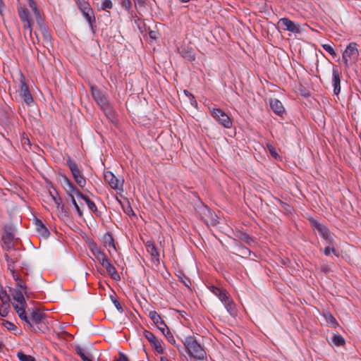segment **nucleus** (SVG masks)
Returning <instances> with one entry per match:
<instances>
[{"label":"nucleus","mask_w":361,"mask_h":361,"mask_svg":"<svg viewBox=\"0 0 361 361\" xmlns=\"http://www.w3.org/2000/svg\"><path fill=\"white\" fill-rule=\"evenodd\" d=\"M19 318L25 322L32 331L35 333H44L48 330L47 315L39 309L18 310Z\"/></svg>","instance_id":"1"},{"label":"nucleus","mask_w":361,"mask_h":361,"mask_svg":"<svg viewBox=\"0 0 361 361\" xmlns=\"http://www.w3.org/2000/svg\"><path fill=\"white\" fill-rule=\"evenodd\" d=\"M183 344L188 355L196 360H202L206 357L204 348L192 336H188L183 341Z\"/></svg>","instance_id":"2"},{"label":"nucleus","mask_w":361,"mask_h":361,"mask_svg":"<svg viewBox=\"0 0 361 361\" xmlns=\"http://www.w3.org/2000/svg\"><path fill=\"white\" fill-rule=\"evenodd\" d=\"M359 51L357 44L355 42H350L345 48L342 55V60L346 68H349L350 64L357 61Z\"/></svg>","instance_id":"3"},{"label":"nucleus","mask_w":361,"mask_h":361,"mask_svg":"<svg viewBox=\"0 0 361 361\" xmlns=\"http://www.w3.org/2000/svg\"><path fill=\"white\" fill-rule=\"evenodd\" d=\"M66 164L69 168L76 184L79 187L83 188L86 185L87 182L78 165L71 157H68L66 159Z\"/></svg>","instance_id":"4"},{"label":"nucleus","mask_w":361,"mask_h":361,"mask_svg":"<svg viewBox=\"0 0 361 361\" xmlns=\"http://www.w3.org/2000/svg\"><path fill=\"white\" fill-rule=\"evenodd\" d=\"M18 16L23 23L24 30H27L29 35L32 37V25L34 20L30 10L25 7L19 5L17 8Z\"/></svg>","instance_id":"5"},{"label":"nucleus","mask_w":361,"mask_h":361,"mask_svg":"<svg viewBox=\"0 0 361 361\" xmlns=\"http://www.w3.org/2000/svg\"><path fill=\"white\" fill-rule=\"evenodd\" d=\"M77 6L80 9V12L82 13V16H84V18L87 21L90 28L92 30H94L95 27L96 20L94 11L91 8L90 4L85 1H78Z\"/></svg>","instance_id":"6"},{"label":"nucleus","mask_w":361,"mask_h":361,"mask_svg":"<svg viewBox=\"0 0 361 361\" xmlns=\"http://www.w3.org/2000/svg\"><path fill=\"white\" fill-rule=\"evenodd\" d=\"M212 117L222 126L231 128L233 126L232 119L219 108H209Z\"/></svg>","instance_id":"7"},{"label":"nucleus","mask_w":361,"mask_h":361,"mask_svg":"<svg viewBox=\"0 0 361 361\" xmlns=\"http://www.w3.org/2000/svg\"><path fill=\"white\" fill-rule=\"evenodd\" d=\"M311 226L317 230L320 235V236L324 238L326 243L329 245H333L334 243V238L332 234L330 233L329 230L327 227L322 224H320L316 219L311 218L310 219Z\"/></svg>","instance_id":"8"},{"label":"nucleus","mask_w":361,"mask_h":361,"mask_svg":"<svg viewBox=\"0 0 361 361\" xmlns=\"http://www.w3.org/2000/svg\"><path fill=\"white\" fill-rule=\"evenodd\" d=\"M60 181L67 194V195H76V197L84 200L87 195L82 194L71 182V180L65 175H60Z\"/></svg>","instance_id":"9"},{"label":"nucleus","mask_w":361,"mask_h":361,"mask_svg":"<svg viewBox=\"0 0 361 361\" xmlns=\"http://www.w3.org/2000/svg\"><path fill=\"white\" fill-rule=\"evenodd\" d=\"M91 90L92 97L98 105L106 114H111L112 113V108L102 92L94 87H91Z\"/></svg>","instance_id":"10"},{"label":"nucleus","mask_w":361,"mask_h":361,"mask_svg":"<svg viewBox=\"0 0 361 361\" xmlns=\"http://www.w3.org/2000/svg\"><path fill=\"white\" fill-rule=\"evenodd\" d=\"M199 214L202 220L207 224L216 226L219 223L217 215L207 206H202L199 208Z\"/></svg>","instance_id":"11"},{"label":"nucleus","mask_w":361,"mask_h":361,"mask_svg":"<svg viewBox=\"0 0 361 361\" xmlns=\"http://www.w3.org/2000/svg\"><path fill=\"white\" fill-rule=\"evenodd\" d=\"M11 294L13 299L17 302V304H13V307L18 315V310L20 309L22 310H25L27 307V303L25 298V296L26 295L24 293V290L18 288L12 289Z\"/></svg>","instance_id":"12"},{"label":"nucleus","mask_w":361,"mask_h":361,"mask_svg":"<svg viewBox=\"0 0 361 361\" xmlns=\"http://www.w3.org/2000/svg\"><path fill=\"white\" fill-rule=\"evenodd\" d=\"M14 236L13 229L11 226H5L1 235L4 249L9 250L14 247Z\"/></svg>","instance_id":"13"},{"label":"nucleus","mask_w":361,"mask_h":361,"mask_svg":"<svg viewBox=\"0 0 361 361\" xmlns=\"http://www.w3.org/2000/svg\"><path fill=\"white\" fill-rule=\"evenodd\" d=\"M104 180L114 190H123V180H118L111 171L104 173Z\"/></svg>","instance_id":"14"},{"label":"nucleus","mask_w":361,"mask_h":361,"mask_svg":"<svg viewBox=\"0 0 361 361\" xmlns=\"http://www.w3.org/2000/svg\"><path fill=\"white\" fill-rule=\"evenodd\" d=\"M143 336L150 343V344L153 346V348L156 350V351L158 353L161 354L164 353V350L161 345V341H159L153 333H152L149 331L145 330L143 331Z\"/></svg>","instance_id":"15"},{"label":"nucleus","mask_w":361,"mask_h":361,"mask_svg":"<svg viewBox=\"0 0 361 361\" xmlns=\"http://www.w3.org/2000/svg\"><path fill=\"white\" fill-rule=\"evenodd\" d=\"M20 94L22 97L23 101L28 105L33 102L32 97L29 91V88L25 83V78L23 75H20Z\"/></svg>","instance_id":"16"},{"label":"nucleus","mask_w":361,"mask_h":361,"mask_svg":"<svg viewBox=\"0 0 361 361\" xmlns=\"http://www.w3.org/2000/svg\"><path fill=\"white\" fill-rule=\"evenodd\" d=\"M279 26L283 30H288L293 33H299L300 32L299 26L288 18H282L278 22Z\"/></svg>","instance_id":"17"},{"label":"nucleus","mask_w":361,"mask_h":361,"mask_svg":"<svg viewBox=\"0 0 361 361\" xmlns=\"http://www.w3.org/2000/svg\"><path fill=\"white\" fill-rule=\"evenodd\" d=\"M332 86L334 94L338 96L341 92V73L336 66L332 68Z\"/></svg>","instance_id":"18"},{"label":"nucleus","mask_w":361,"mask_h":361,"mask_svg":"<svg viewBox=\"0 0 361 361\" xmlns=\"http://www.w3.org/2000/svg\"><path fill=\"white\" fill-rule=\"evenodd\" d=\"M149 317L152 322L157 325L159 331L165 334L166 329L168 328L164 321L161 319V316L156 311H150L149 312Z\"/></svg>","instance_id":"19"},{"label":"nucleus","mask_w":361,"mask_h":361,"mask_svg":"<svg viewBox=\"0 0 361 361\" xmlns=\"http://www.w3.org/2000/svg\"><path fill=\"white\" fill-rule=\"evenodd\" d=\"M221 302L224 304L225 308L226 309L227 312L230 314L231 316H237L238 310L230 294Z\"/></svg>","instance_id":"20"},{"label":"nucleus","mask_w":361,"mask_h":361,"mask_svg":"<svg viewBox=\"0 0 361 361\" xmlns=\"http://www.w3.org/2000/svg\"><path fill=\"white\" fill-rule=\"evenodd\" d=\"M145 247L147 252L150 255L152 259L154 262H155L157 264H159V253L157 251V249L152 241H147L145 243Z\"/></svg>","instance_id":"21"},{"label":"nucleus","mask_w":361,"mask_h":361,"mask_svg":"<svg viewBox=\"0 0 361 361\" xmlns=\"http://www.w3.org/2000/svg\"><path fill=\"white\" fill-rule=\"evenodd\" d=\"M271 110L278 116H282L285 112V109L282 103L277 99H271L269 102Z\"/></svg>","instance_id":"22"},{"label":"nucleus","mask_w":361,"mask_h":361,"mask_svg":"<svg viewBox=\"0 0 361 361\" xmlns=\"http://www.w3.org/2000/svg\"><path fill=\"white\" fill-rule=\"evenodd\" d=\"M209 289L213 294L218 297L221 302L226 299V298L229 295V293L225 289L216 287L213 285L210 286Z\"/></svg>","instance_id":"23"},{"label":"nucleus","mask_w":361,"mask_h":361,"mask_svg":"<svg viewBox=\"0 0 361 361\" xmlns=\"http://www.w3.org/2000/svg\"><path fill=\"white\" fill-rule=\"evenodd\" d=\"M235 236L241 242L245 243L247 245H251L254 242V238L250 236L247 233L243 231H237L235 233Z\"/></svg>","instance_id":"24"},{"label":"nucleus","mask_w":361,"mask_h":361,"mask_svg":"<svg viewBox=\"0 0 361 361\" xmlns=\"http://www.w3.org/2000/svg\"><path fill=\"white\" fill-rule=\"evenodd\" d=\"M35 226L37 232L41 235H42L44 238L49 237L50 233L41 220L38 219H35Z\"/></svg>","instance_id":"25"},{"label":"nucleus","mask_w":361,"mask_h":361,"mask_svg":"<svg viewBox=\"0 0 361 361\" xmlns=\"http://www.w3.org/2000/svg\"><path fill=\"white\" fill-rule=\"evenodd\" d=\"M49 195L52 200L54 202L57 209L60 208L63 212L64 210V206L62 204L61 198L58 195L57 191H55V194H53L51 192H49Z\"/></svg>","instance_id":"26"},{"label":"nucleus","mask_w":361,"mask_h":361,"mask_svg":"<svg viewBox=\"0 0 361 361\" xmlns=\"http://www.w3.org/2000/svg\"><path fill=\"white\" fill-rule=\"evenodd\" d=\"M27 1L29 3V6L30 7L32 12L34 13V15H35L37 22L39 23L41 21L40 13H39V11L35 1L34 0H27Z\"/></svg>","instance_id":"27"},{"label":"nucleus","mask_w":361,"mask_h":361,"mask_svg":"<svg viewBox=\"0 0 361 361\" xmlns=\"http://www.w3.org/2000/svg\"><path fill=\"white\" fill-rule=\"evenodd\" d=\"M104 241L105 246H108L109 247H112L113 249L116 250L114 238L109 232H107L106 233H105V235L104 236Z\"/></svg>","instance_id":"28"},{"label":"nucleus","mask_w":361,"mask_h":361,"mask_svg":"<svg viewBox=\"0 0 361 361\" xmlns=\"http://www.w3.org/2000/svg\"><path fill=\"white\" fill-rule=\"evenodd\" d=\"M11 309L10 302H1L0 303V316L6 317L8 316Z\"/></svg>","instance_id":"29"},{"label":"nucleus","mask_w":361,"mask_h":361,"mask_svg":"<svg viewBox=\"0 0 361 361\" xmlns=\"http://www.w3.org/2000/svg\"><path fill=\"white\" fill-rule=\"evenodd\" d=\"M75 351L82 361H93L92 359L89 357L88 355H86L85 350L82 349L81 347L76 346Z\"/></svg>","instance_id":"30"},{"label":"nucleus","mask_w":361,"mask_h":361,"mask_svg":"<svg viewBox=\"0 0 361 361\" xmlns=\"http://www.w3.org/2000/svg\"><path fill=\"white\" fill-rule=\"evenodd\" d=\"M84 201L86 202L88 208L96 215H98L99 211L94 202L92 201L87 196L84 198Z\"/></svg>","instance_id":"31"},{"label":"nucleus","mask_w":361,"mask_h":361,"mask_svg":"<svg viewBox=\"0 0 361 361\" xmlns=\"http://www.w3.org/2000/svg\"><path fill=\"white\" fill-rule=\"evenodd\" d=\"M17 357L20 361H36L35 358L30 355H26L22 351L17 353Z\"/></svg>","instance_id":"32"},{"label":"nucleus","mask_w":361,"mask_h":361,"mask_svg":"<svg viewBox=\"0 0 361 361\" xmlns=\"http://www.w3.org/2000/svg\"><path fill=\"white\" fill-rule=\"evenodd\" d=\"M16 288H18V289L24 290V293L25 294L26 298H29L27 286L25 282L22 279H20L19 281H18L16 282Z\"/></svg>","instance_id":"33"},{"label":"nucleus","mask_w":361,"mask_h":361,"mask_svg":"<svg viewBox=\"0 0 361 361\" xmlns=\"http://www.w3.org/2000/svg\"><path fill=\"white\" fill-rule=\"evenodd\" d=\"M332 342L336 346L343 345L345 343L344 338L340 334H334L331 338Z\"/></svg>","instance_id":"34"},{"label":"nucleus","mask_w":361,"mask_h":361,"mask_svg":"<svg viewBox=\"0 0 361 361\" xmlns=\"http://www.w3.org/2000/svg\"><path fill=\"white\" fill-rule=\"evenodd\" d=\"M5 259L7 262V269L11 272L15 271L14 263L16 262L15 259H13L8 254H5Z\"/></svg>","instance_id":"35"},{"label":"nucleus","mask_w":361,"mask_h":361,"mask_svg":"<svg viewBox=\"0 0 361 361\" xmlns=\"http://www.w3.org/2000/svg\"><path fill=\"white\" fill-rule=\"evenodd\" d=\"M70 199H71V201L72 202V204H73L75 210L77 211V213L78 214V216L80 217H82V215H83V213H82V209H80V206L78 205V204L77 203L76 200H75V196L73 195H68Z\"/></svg>","instance_id":"36"},{"label":"nucleus","mask_w":361,"mask_h":361,"mask_svg":"<svg viewBox=\"0 0 361 361\" xmlns=\"http://www.w3.org/2000/svg\"><path fill=\"white\" fill-rule=\"evenodd\" d=\"M276 201H277L279 205L280 206V207L282 209L285 210L288 213H291L292 212L293 207L290 205H289L288 204L281 201L279 199H276Z\"/></svg>","instance_id":"37"},{"label":"nucleus","mask_w":361,"mask_h":361,"mask_svg":"<svg viewBox=\"0 0 361 361\" xmlns=\"http://www.w3.org/2000/svg\"><path fill=\"white\" fill-rule=\"evenodd\" d=\"M106 271L108 272V274L111 276V277L113 279H114L116 281L120 280V276L118 274L114 266L111 267V268L108 269L106 270Z\"/></svg>","instance_id":"38"},{"label":"nucleus","mask_w":361,"mask_h":361,"mask_svg":"<svg viewBox=\"0 0 361 361\" xmlns=\"http://www.w3.org/2000/svg\"><path fill=\"white\" fill-rule=\"evenodd\" d=\"M2 325L6 329H7L8 331H11L17 329V327L16 326V325L13 323L11 322H9L8 320H4V319L3 322H2Z\"/></svg>","instance_id":"39"},{"label":"nucleus","mask_w":361,"mask_h":361,"mask_svg":"<svg viewBox=\"0 0 361 361\" xmlns=\"http://www.w3.org/2000/svg\"><path fill=\"white\" fill-rule=\"evenodd\" d=\"M0 299L1 302H10V296L3 288L0 290Z\"/></svg>","instance_id":"40"},{"label":"nucleus","mask_w":361,"mask_h":361,"mask_svg":"<svg viewBox=\"0 0 361 361\" xmlns=\"http://www.w3.org/2000/svg\"><path fill=\"white\" fill-rule=\"evenodd\" d=\"M267 149L274 158L277 159L278 157H279L275 148L271 143H267Z\"/></svg>","instance_id":"41"},{"label":"nucleus","mask_w":361,"mask_h":361,"mask_svg":"<svg viewBox=\"0 0 361 361\" xmlns=\"http://www.w3.org/2000/svg\"><path fill=\"white\" fill-rule=\"evenodd\" d=\"M322 48L327 51L331 56L334 57L336 56V52L334 49V48L331 47V44H322Z\"/></svg>","instance_id":"42"},{"label":"nucleus","mask_w":361,"mask_h":361,"mask_svg":"<svg viewBox=\"0 0 361 361\" xmlns=\"http://www.w3.org/2000/svg\"><path fill=\"white\" fill-rule=\"evenodd\" d=\"M113 7V4L111 0H103L101 5V9L106 11V9H111Z\"/></svg>","instance_id":"43"},{"label":"nucleus","mask_w":361,"mask_h":361,"mask_svg":"<svg viewBox=\"0 0 361 361\" xmlns=\"http://www.w3.org/2000/svg\"><path fill=\"white\" fill-rule=\"evenodd\" d=\"M164 335L167 338V340L169 341V343H171V344H173V345L176 344L175 338H174L173 336L172 335V334L170 332L169 328L166 329L165 334H164Z\"/></svg>","instance_id":"44"},{"label":"nucleus","mask_w":361,"mask_h":361,"mask_svg":"<svg viewBox=\"0 0 361 361\" xmlns=\"http://www.w3.org/2000/svg\"><path fill=\"white\" fill-rule=\"evenodd\" d=\"M323 253L326 256H329L331 255V253H333L336 256H338L336 250L334 247H331L330 246H327V247H324V249L323 250Z\"/></svg>","instance_id":"45"},{"label":"nucleus","mask_w":361,"mask_h":361,"mask_svg":"<svg viewBox=\"0 0 361 361\" xmlns=\"http://www.w3.org/2000/svg\"><path fill=\"white\" fill-rule=\"evenodd\" d=\"M90 250L94 257L97 256L98 254L102 252L101 249L96 245V244H92L90 245Z\"/></svg>","instance_id":"46"},{"label":"nucleus","mask_w":361,"mask_h":361,"mask_svg":"<svg viewBox=\"0 0 361 361\" xmlns=\"http://www.w3.org/2000/svg\"><path fill=\"white\" fill-rule=\"evenodd\" d=\"M97 260L102 264V262H104L105 260H106L108 258L106 256V255L104 253V252H101L99 254H98L97 256L94 257Z\"/></svg>","instance_id":"47"},{"label":"nucleus","mask_w":361,"mask_h":361,"mask_svg":"<svg viewBox=\"0 0 361 361\" xmlns=\"http://www.w3.org/2000/svg\"><path fill=\"white\" fill-rule=\"evenodd\" d=\"M131 1L130 0H122L121 6L123 8H126L128 11H129L131 8Z\"/></svg>","instance_id":"48"},{"label":"nucleus","mask_w":361,"mask_h":361,"mask_svg":"<svg viewBox=\"0 0 361 361\" xmlns=\"http://www.w3.org/2000/svg\"><path fill=\"white\" fill-rule=\"evenodd\" d=\"M112 302L119 312H123V308L121 306V303L118 302V300H117L116 298H112Z\"/></svg>","instance_id":"49"},{"label":"nucleus","mask_w":361,"mask_h":361,"mask_svg":"<svg viewBox=\"0 0 361 361\" xmlns=\"http://www.w3.org/2000/svg\"><path fill=\"white\" fill-rule=\"evenodd\" d=\"M123 209L124 212L127 214L128 216L135 215V212H133L130 205L128 204L127 207H126L123 206Z\"/></svg>","instance_id":"50"},{"label":"nucleus","mask_w":361,"mask_h":361,"mask_svg":"<svg viewBox=\"0 0 361 361\" xmlns=\"http://www.w3.org/2000/svg\"><path fill=\"white\" fill-rule=\"evenodd\" d=\"M114 361H130L128 357L123 353H119V357L115 358Z\"/></svg>","instance_id":"51"},{"label":"nucleus","mask_w":361,"mask_h":361,"mask_svg":"<svg viewBox=\"0 0 361 361\" xmlns=\"http://www.w3.org/2000/svg\"><path fill=\"white\" fill-rule=\"evenodd\" d=\"M42 34H43V37H44V39L45 42H47V43L50 42L51 36H50L49 33L45 29L43 30Z\"/></svg>","instance_id":"52"},{"label":"nucleus","mask_w":361,"mask_h":361,"mask_svg":"<svg viewBox=\"0 0 361 361\" xmlns=\"http://www.w3.org/2000/svg\"><path fill=\"white\" fill-rule=\"evenodd\" d=\"M320 271L324 274H328L331 271V269L329 265L324 264L320 266Z\"/></svg>","instance_id":"53"},{"label":"nucleus","mask_w":361,"mask_h":361,"mask_svg":"<svg viewBox=\"0 0 361 361\" xmlns=\"http://www.w3.org/2000/svg\"><path fill=\"white\" fill-rule=\"evenodd\" d=\"M101 265L107 270L108 269L111 268L113 265L110 263L109 260L107 259L104 262H102Z\"/></svg>","instance_id":"54"},{"label":"nucleus","mask_w":361,"mask_h":361,"mask_svg":"<svg viewBox=\"0 0 361 361\" xmlns=\"http://www.w3.org/2000/svg\"><path fill=\"white\" fill-rule=\"evenodd\" d=\"M101 265L107 270L108 269L111 268L113 265L110 263L109 260L107 259L104 262H102Z\"/></svg>","instance_id":"55"},{"label":"nucleus","mask_w":361,"mask_h":361,"mask_svg":"<svg viewBox=\"0 0 361 361\" xmlns=\"http://www.w3.org/2000/svg\"><path fill=\"white\" fill-rule=\"evenodd\" d=\"M10 273L12 275L13 279L16 281V282H17L21 279L20 276L16 273V270Z\"/></svg>","instance_id":"56"},{"label":"nucleus","mask_w":361,"mask_h":361,"mask_svg":"<svg viewBox=\"0 0 361 361\" xmlns=\"http://www.w3.org/2000/svg\"><path fill=\"white\" fill-rule=\"evenodd\" d=\"M182 281L183 283H184V285L187 287H189V286L190 285V279L186 277V276H184L183 279H182Z\"/></svg>","instance_id":"57"},{"label":"nucleus","mask_w":361,"mask_h":361,"mask_svg":"<svg viewBox=\"0 0 361 361\" xmlns=\"http://www.w3.org/2000/svg\"><path fill=\"white\" fill-rule=\"evenodd\" d=\"M329 321L333 324H337L336 319L331 314L329 316Z\"/></svg>","instance_id":"58"},{"label":"nucleus","mask_w":361,"mask_h":361,"mask_svg":"<svg viewBox=\"0 0 361 361\" xmlns=\"http://www.w3.org/2000/svg\"><path fill=\"white\" fill-rule=\"evenodd\" d=\"M135 4H138L140 6H144L145 4V0H135Z\"/></svg>","instance_id":"59"},{"label":"nucleus","mask_w":361,"mask_h":361,"mask_svg":"<svg viewBox=\"0 0 361 361\" xmlns=\"http://www.w3.org/2000/svg\"><path fill=\"white\" fill-rule=\"evenodd\" d=\"M149 36H150L151 38L155 39L156 38V33H155V32L151 31L149 32Z\"/></svg>","instance_id":"60"},{"label":"nucleus","mask_w":361,"mask_h":361,"mask_svg":"<svg viewBox=\"0 0 361 361\" xmlns=\"http://www.w3.org/2000/svg\"><path fill=\"white\" fill-rule=\"evenodd\" d=\"M4 6V4L1 0H0V14H2V10Z\"/></svg>","instance_id":"61"},{"label":"nucleus","mask_w":361,"mask_h":361,"mask_svg":"<svg viewBox=\"0 0 361 361\" xmlns=\"http://www.w3.org/2000/svg\"><path fill=\"white\" fill-rule=\"evenodd\" d=\"M4 347V343L1 338H0V352L2 350V349Z\"/></svg>","instance_id":"62"},{"label":"nucleus","mask_w":361,"mask_h":361,"mask_svg":"<svg viewBox=\"0 0 361 361\" xmlns=\"http://www.w3.org/2000/svg\"><path fill=\"white\" fill-rule=\"evenodd\" d=\"M184 93L186 95H188V94L191 95V94H190V92L188 90H184Z\"/></svg>","instance_id":"63"},{"label":"nucleus","mask_w":361,"mask_h":361,"mask_svg":"<svg viewBox=\"0 0 361 361\" xmlns=\"http://www.w3.org/2000/svg\"><path fill=\"white\" fill-rule=\"evenodd\" d=\"M245 250V251H247V252H250V250H247L246 248H244Z\"/></svg>","instance_id":"64"}]
</instances>
